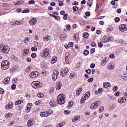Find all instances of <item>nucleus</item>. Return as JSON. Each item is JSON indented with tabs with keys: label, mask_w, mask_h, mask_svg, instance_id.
Segmentation results:
<instances>
[{
	"label": "nucleus",
	"mask_w": 127,
	"mask_h": 127,
	"mask_svg": "<svg viewBox=\"0 0 127 127\" xmlns=\"http://www.w3.org/2000/svg\"><path fill=\"white\" fill-rule=\"evenodd\" d=\"M12 115V114L11 113H7L6 114V115L5 116V117L6 118L9 117H10Z\"/></svg>",
	"instance_id": "31"
},
{
	"label": "nucleus",
	"mask_w": 127,
	"mask_h": 127,
	"mask_svg": "<svg viewBox=\"0 0 127 127\" xmlns=\"http://www.w3.org/2000/svg\"><path fill=\"white\" fill-rule=\"evenodd\" d=\"M108 61V59H107L106 57L105 58L102 60L101 63V64L103 66H104L105 64L107 63Z\"/></svg>",
	"instance_id": "20"
},
{
	"label": "nucleus",
	"mask_w": 127,
	"mask_h": 127,
	"mask_svg": "<svg viewBox=\"0 0 127 127\" xmlns=\"http://www.w3.org/2000/svg\"><path fill=\"white\" fill-rule=\"evenodd\" d=\"M69 69L68 68L64 67L61 69L60 74L62 77H64L67 75Z\"/></svg>",
	"instance_id": "4"
},
{
	"label": "nucleus",
	"mask_w": 127,
	"mask_h": 127,
	"mask_svg": "<svg viewBox=\"0 0 127 127\" xmlns=\"http://www.w3.org/2000/svg\"><path fill=\"white\" fill-rule=\"evenodd\" d=\"M37 96L40 98H42L44 96V95L42 93H39L37 94Z\"/></svg>",
	"instance_id": "34"
},
{
	"label": "nucleus",
	"mask_w": 127,
	"mask_h": 127,
	"mask_svg": "<svg viewBox=\"0 0 127 127\" xmlns=\"http://www.w3.org/2000/svg\"><path fill=\"white\" fill-rule=\"evenodd\" d=\"M119 30L122 32H124L127 30V25L126 24H122L119 27Z\"/></svg>",
	"instance_id": "7"
},
{
	"label": "nucleus",
	"mask_w": 127,
	"mask_h": 127,
	"mask_svg": "<svg viewBox=\"0 0 127 127\" xmlns=\"http://www.w3.org/2000/svg\"><path fill=\"white\" fill-rule=\"evenodd\" d=\"M23 23V22L22 21H16L15 22V24L17 25H20L22 24Z\"/></svg>",
	"instance_id": "26"
},
{
	"label": "nucleus",
	"mask_w": 127,
	"mask_h": 127,
	"mask_svg": "<svg viewBox=\"0 0 127 127\" xmlns=\"http://www.w3.org/2000/svg\"><path fill=\"white\" fill-rule=\"evenodd\" d=\"M64 113L67 115H69L70 113V111L65 110L64 111Z\"/></svg>",
	"instance_id": "39"
},
{
	"label": "nucleus",
	"mask_w": 127,
	"mask_h": 127,
	"mask_svg": "<svg viewBox=\"0 0 127 127\" xmlns=\"http://www.w3.org/2000/svg\"><path fill=\"white\" fill-rule=\"evenodd\" d=\"M95 49L94 48H92L91 50V52H92L91 53H94V52H95Z\"/></svg>",
	"instance_id": "63"
},
{
	"label": "nucleus",
	"mask_w": 127,
	"mask_h": 127,
	"mask_svg": "<svg viewBox=\"0 0 127 127\" xmlns=\"http://www.w3.org/2000/svg\"><path fill=\"white\" fill-rule=\"evenodd\" d=\"M83 35L84 38H86L88 37L89 34L87 32H84L83 33Z\"/></svg>",
	"instance_id": "30"
},
{
	"label": "nucleus",
	"mask_w": 127,
	"mask_h": 127,
	"mask_svg": "<svg viewBox=\"0 0 127 127\" xmlns=\"http://www.w3.org/2000/svg\"><path fill=\"white\" fill-rule=\"evenodd\" d=\"M59 73V71L57 70L54 71L52 75V79L53 80H55L57 78Z\"/></svg>",
	"instance_id": "9"
},
{
	"label": "nucleus",
	"mask_w": 127,
	"mask_h": 127,
	"mask_svg": "<svg viewBox=\"0 0 127 127\" xmlns=\"http://www.w3.org/2000/svg\"><path fill=\"white\" fill-rule=\"evenodd\" d=\"M32 119H30L28 121L27 123V124L28 126L29 127H30L31 125H29V123H32Z\"/></svg>",
	"instance_id": "44"
},
{
	"label": "nucleus",
	"mask_w": 127,
	"mask_h": 127,
	"mask_svg": "<svg viewBox=\"0 0 127 127\" xmlns=\"http://www.w3.org/2000/svg\"><path fill=\"white\" fill-rule=\"evenodd\" d=\"M38 72L36 71H33L31 72L30 74L31 78H34L38 75Z\"/></svg>",
	"instance_id": "10"
},
{
	"label": "nucleus",
	"mask_w": 127,
	"mask_h": 127,
	"mask_svg": "<svg viewBox=\"0 0 127 127\" xmlns=\"http://www.w3.org/2000/svg\"><path fill=\"white\" fill-rule=\"evenodd\" d=\"M37 21V20L36 18H32L30 20L29 22L31 25H33L36 23Z\"/></svg>",
	"instance_id": "11"
},
{
	"label": "nucleus",
	"mask_w": 127,
	"mask_h": 127,
	"mask_svg": "<svg viewBox=\"0 0 127 127\" xmlns=\"http://www.w3.org/2000/svg\"><path fill=\"white\" fill-rule=\"evenodd\" d=\"M31 85L35 88L42 87V84L39 81H33Z\"/></svg>",
	"instance_id": "5"
},
{
	"label": "nucleus",
	"mask_w": 127,
	"mask_h": 127,
	"mask_svg": "<svg viewBox=\"0 0 127 127\" xmlns=\"http://www.w3.org/2000/svg\"><path fill=\"white\" fill-rule=\"evenodd\" d=\"M95 66V64L93 63L92 64L90 65V67L92 68H94Z\"/></svg>",
	"instance_id": "58"
},
{
	"label": "nucleus",
	"mask_w": 127,
	"mask_h": 127,
	"mask_svg": "<svg viewBox=\"0 0 127 127\" xmlns=\"http://www.w3.org/2000/svg\"><path fill=\"white\" fill-rule=\"evenodd\" d=\"M90 92H87L84 96V98L85 100L87 99L90 95Z\"/></svg>",
	"instance_id": "19"
},
{
	"label": "nucleus",
	"mask_w": 127,
	"mask_h": 127,
	"mask_svg": "<svg viewBox=\"0 0 127 127\" xmlns=\"http://www.w3.org/2000/svg\"><path fill=\"white\" fill-rule=\"evenodd\" d=\"M100 101H96L91 105V108L92 109H94L97 108L98 106L100 105Z\"/></svg>",
	"instance_id": "6"
},
{
	"label": "nucleus",
	"mask_w": 127,
	"mask_h": 127,
	"mask_svg": "<svg viewBox=\"0 0 127 127\" xmlns=\"http://www.w3.org/2000/svg\"><path fill=\"white\" fill-rule=\"evenodd\" d=\"M13 105L12 102H10L6 106L5 108L7 109H11L13 107Z\"/></svg>",
	"instance_id": "12"
},
{
	"label": "nucleus",
	"mask_w": 127,
	"mask_h": 127,
	"mask_svg": "<svg viewBox=\"0 0 127 127\" xmlns=\"http://www.w3.org/2000/svg\"><path fill=\"white\" fill-rule=\"evenodd\" d=\"M50 105L52 107L55 106V102L51 101L49 103Z\"/></svg>",
	"instance_id": "32"
},
{
	"label": "nucleus",
	"mask_w": 127,
	"mask_h": 127,
	"mask_svg": "<svg viewBox=\"0 0 127 127\" xmlns=\"http://www.w3.org/2000/svg\"><path fill=\"white\" fill-rule=\"evenodd\" d=\"M0 50L5 54L8 53L10 51V48L6 44L1 43L0 45Z\"/></svg>",
	"instance_id": "1"
},
{
	"label": "nucleus",
	"mask_w": 127,
	"mask_h": 127,
	"mask_svg": "<svg viewBox=\"0 0 127 127\" xmlns=\"http://www.w3.org/2000/svg\"><path fill=\"white\" fill-rule=\"evenodd\" d=\"M36 56V54L34 53H32L31 55V57L33 58H35Z\"/></svg>",
	"instance_id": "42"
},
{
	"label": "nucleus",
	"mask_w": 127,
	"mask_h": 127,
	"mask_svg": "<svg viewBox=\"0 0 127 127\" xmlns=\"http://www.w3.org/2000/svg\"><path fill=\"white\" fill-rule=\"evenodd\" d=\"M82 89V88H80L76 91V94L77 95H78L80 94Z\"/></svg>",
	"instance_id": "23"
},
{
	"label": "nucleus",
	"mask_w": 127,
	"mask_h": 127,
	"mask_svg": "<svg viewBox=\"0 0 127 127\" xmlns=\"http://www.w3.org/2000/svg\"><path fill=\"white\" fill-rule=\"evenodd\" d=\"M35 1L34 0H31L29 1V3L30 4H34Z\"/></svg>",
	"instance_id": "45"
},
{
	"label": "nucleus",
	"mask_w": 127,
	"mask_h": 127,
	"mask_svg": "<svg viewBox=\"0 0 127 127\" xmlns=\"http://www.w3.org/2000/svg\"><path fill=\"white\" fill-rule=\"evenodd\" d=\"M93 80V78L92 77H91L88 80V81L89 82H91Z\"/></svg>",
	"instance_id": "54"
},
{
	"label": "nucleus",
	"mask_w": 127,
	"mask_h": 127,
	"mask_svg": "<svg viewBox=\"0 0 127 127\" xmlns=\"http://www.w3.org/2000/svg\"><path fill=\"white\" fill-rule=\"evenodd\" d=\"M110 38L111 37H109L108 35H104V43L108 41Z\"/></svg>",
	"instance_id": "15"
},
{
	"label": "nucleus",
	"mask_w": 127,
	"mask_h": 127,
	"mask_svg": "<svg viewBox=\"0 0 127 127\" xmlns=\"http://www.w3.org/2000/svg\"><path fill=\"white\" fill-rule=\"evenodd\" d=\"M89 51L87 50H85L84 52V54L85 56L89 54Z\"/></svg>",
	"instance_id": "35"
},
{
	"label": "nucleus",
	"mask_w": 127,
	"mask_h": 127,
	"mask_svg": "<svg viewBox=\"0 0 127 127\" xmlns=\"http://www.w3.org/2000/svg\"><path fill=\"white\" fill-rule=\"evenodd\" d=\"M23 102V100H20L16 101L15 103V105H17L20 104Z\"/></svg>",
	"instance_id": "24"
},
{
	"label": "nucleus",
	"mask_w": 127,
	"mask_h": 127,
	"mask_svg": "<svg viewBox=\"0 0 127 127\" xmlns=\"http://www.w3.org/2000/svg\"><path fill=\"white\" fill-rule=\"evenodd\" d=\"M28 51L27 49H24L23 51V54L24 56H26L28 55Z\"/></svg>",
	"instance_id": "27"
},
{
	"label": "nucleus",
	"mask_w": 127,
	"mask_h": 127,
	"mask_svg": "<svg viewBox=\"0 0 127 127\" xmlns=\"http://www.w3.org/2000/svg\"><path fill=\"white\" fill-rule=\"evenodd\" d=\"M10 78L9 77H7L4 79V81L6 83L5 84H7L9 82V81L10 80Z\"/></svg>",
	"instance_id": "29"
},
{
	"label": "nucleus",
	"mask_w": 127,
	"mask_h": 127,
	"mask_svg": "<svg viewBox=\"0 0 127 127\" xmlns=\"http://www.w3.org/2000/svg\"><path fill=\"white\" fill-rule=\"evenodd\" d=\"M109 57L111 58H114L115 57L114 55L113 54L110 55Z\"/></svg>",
	"instance_id": "60"
},
{
	"label": "nucleus",
	"mask_w": 127,
	"mask_h": 127,
	"mask_svg": "<svg viewBox=\"0 0 127 127\" xmlns=\"http://www.w3.org/2000/svg\"><path fill=\"white\" fill-rule=\"evenodd\" d=\"M73 103L72 102L70 101L69 102L68 105L70 106V107H71L73 105Z\"/></svg>",
	"instance_id": "53"
},
{
	"label": "nucleus",
	"mask_w": 127,
	"mask_h": 127,
	"mask_svg": "<svg viewBox=\"0 0 127 127\" xmlns=\"http://www.w3.org/2000/svg\"><path fill=\"white\" fill-rule=\"evenodd\" d=\"M80 117L79 115L75 116L72 119V121L73 122H75L79 120L80 119Z\"/></svg>",
	"instance_id": "21"
},
{
	"label": "nucleus",
	"mask_w": 127,
	"mask_h": 127,
	"mask_svg": "<svg viewBox=\"0 0 127 127\" xmlns=\"http://www.w3.org/2000/svg\"><path fill=\"white\" fill-rule=\"evenodd\" d=\"M33 44L35 46H37L38 45V43L37 42L35 41L34 42Z\"/></svg>",
	"instance_id": "62"
},
{
	"label": "nucleus",
	"mask_w": 127,
	"mask_h": 127,
	"mask_svg": "<svg viewBox=\"0 0 127 127\" xmlns=\"http://www.w3.org/2000/svg\"><path fill=\"white\" fill-rule=\"evenodd\" d=\"M85 14L87 16H89L90 15V13L88 11L86 12Z\"/></svg>",
	"instance_id": "56"
},
{
	"label": "nucleus",
	"mask_w": 127,
	"mask_h": 127,
	"mask_svg": "<svg viewBox=\"0 0 127 127\" xmlns=\"http://www.w3.org/2000/svg\"><path fill=\"white\" fill-rule=\"evenodd\" d=\"M108 68L109 69L112 70L114 68V66L113 65H109L108 67Z\"/></svg>",
	"instance_id": "40"
},
{
	"label": "nucleus",
	"mask_w": 127,
	"mask_h": 127,
	"mask_svg": "<svg viewBox=\"0 0 127 127\" xmlns=\"http://www.w3.org/2000/svg\"><path fill=\"white\" fill-rule=\"evenodd\" d=\"M74 76V74L73 73H71L70 75V78L71 79H72L73 78V77Z\"/></svg>",
	"instance_id": "59"
},
{
	"label": "nucleus",
	"mask_w": 127,
	"mask_h": 127,
	"mask_svg": "<svg viewBox=\"0 0 127 127\" xmlns=\"http://www.w3.org/2000/svg\"><path fill=\"white\" fill-rule=\"evenodd\" d=\"M117 89H118L117 87L116 86H114V88L113 89V90L114 92H115L117 90Z\"/></svg>",
	"instance_id": "55"
},
{
	"label": "nucleus",
	"mask_w": 127,
	"mask_h": 127,
	"mask_svg": "<svg viewBox=\"0 0 127 127\" xmlns=\"http://www.w3.org/2000/svg\"><path fill=\"white\" fill-rule=\"evenodd\" d=\"M32 51H37V48L36 46H34L32 47L31 48Z\"/></svg>",
	"instance_id": "38"
},
{
	"label": "nucleus",
	"mask_w": 127,
	"mask_h": 127,
	"mask_svg": "<svg viewBox=\"0 0 127 127\" xmlns=\"http://www.w3.org/2000/svg\"><path fill=\"white\" fill-rule=\"evenodd\" d=\"M120 19L119 17H117L115 18V21L116 22H118L120 21Z\"/></svg>",
	"instance_id": "48"
},
{
	"label": "nucleus",
	"mask_w": 127,
	"mask_h": 127,
	"mask_svg": "<svg viewBox=\"0 0 127 127\" xmlns=\"http://www.w3.org/2000/svg\"><path fill=\"white\" fill-rule=\"evenodd\" d=\"M73 11H76L77 10L78 8L76 6H74L73 7Z\"/></svg>",
	"instance_id": "49"
},
{
	"label": "nucleus",
	"mask_w": 127,
	"mask_h": 127,
	"mask_svg": "<svg viewBox=\"0 0 127 127\" xmlns=\"http://www.w3.org/2000/svg\"><path fill=\"white\" fill-rule=\"evenodd\" d=\"M110 86V84L109 82H106L104 83L103 84V87L105 88H107Z\"/></svg>",
	"instance_id": "17"
},
{
	"label": "nucleus",
	"mask_w": 127,
	"mask_h": 127,
	"mask_svg": "<svg viewBox=\"0 0 127 127\" xmlns=\"http://www.w3.org/2000/svg\"><path fill=\"white\" fill-rule=\"evenodd\" d=\"M68 14L67 13L65 14L63 17V19L65 20H66L67 19V16H68Z\"/></svg>",
	"instance_id": "46"
},
{
	"label": "nucleus",
	"mask_w": 127,
	"mask_h": 127,
	"mask_svg": "<svg viewBox=\"0 0 127 127\" xmlns=\"http://www.w3.org/2000/svg\"><path fill=\"white\" fill-rule=\"evenodd\" d=\"M56 85V89L57 90H59L61 88L62 86L61 82L60 81L58 82L57 83Z\"/></svg>",
	"instance_id": "14"
},
{
	"label": "nucleus",
	"mask_w": 127,
	"mask_h": 127,
	"mask_svg": "<svg viewBox=\"0 0 127 127\" xmlns=\"http://www.w3.org/2000/svg\"><path fill=\"white\" fill-rule=\"evenodd\" d=\"M30 40V38L29 37H26L25 38V39L23 41V42L24 43H27L29 42Z\"/></svg>",
	"instance_id": "25"
},
{
	"label": "nucleus",
	"mask_w": 127,
	"mask_h": 127,
	"mask_svg": "<svg viewBox=\"0 0 127 127\" xmlns=\"http://www.w3.org/2000/svg\"><path fill=\"white\" fill-rule=\"evenodd\" d=\"M113 30V28L112 27H109L107 29V32H111Z\"/></svg>",
	"instance_id": "37"
},
{
	"label": "nucleus",
	"mask_w": 127,
	"mask_h": 127,
	"mask_svg": "<svg viewBox=\"0 0 127 127\" xmlns=\"http://www.w3.org/2000/svg\"><path fill=\"white\" fill-rule=\"evenodd\" d=\"M11 89L13 90H14L16 88V85L15 84H13L11 86Z\"/></svg>",
	"instance_id": "52"
},
{
	"label": "nucleus",
	"mask_w": 127,
	"mask_h": 127,
	"mask_svg": "<svg viewBox=\"0 0 127 127\" xmlns=\"http://www.w3.org/2000/svg\"><path fill=\"white\" fill-rule=\"evenodd\" d=\"M30 11V10L29 9L24 10L22 11V13H28Z\"/></svg>",
	"instance_id": "43"
},
{
	"label": "nucleus",
	"mask_w": 127,
	"mask_h": 127,
	"mask_svg": "<svg viewBox=\"0 0 127 127\" xmlns=\"http://www.w3.org/2000/svg\"><path fill=\"white\" fill-rule=\"evenodd\" d=\"M65 59H67V60H68L70 57V55L69 53H66L65 54Z\"/></svg>",
	"instance_id": "28"
},
{
	"label": "nucleus",
	"mask_w": 127,
	"mask_h": 127,
	"mask_svg": "<svg viewBox=\"0 0 127 127\" xmlns=\"http://www.w3.org/2000/svg\"><path fill=\"white\" fill-rule=\"evenodd\" d=\"M125 81L127 80V76H123L122 78Z\"/></svg>",
	"instance_id": "57"
},
{
	"label": "nucleus",
	"mask_w": 127,
	"mask_h": 127,
	"mask_svg": "<svg viewBox=\"0 0 127 127\" xmlns=\"http://www.w3.org/2000/svg\"><path fill=\"white\" fill-rule=\"evenodd\" d=\"M67 37V35H65L64 33H63V34H61V35L60 36V39H61V38H66Z\"/></svg>",
	"instance_id": "36"
},
{
	"label": "nucleus",
	"mask_w": 127,
	"mask_h": 127,
	"mask_svg": "<svg viewBox=\"0 0 127 127\" xmlns=\"http://www.w3.org/2000/svg\"><path fill=\"white\" fill-rule=\"evenodd\" d=\"M40 115L42 117H46L49 116V113L47 112H41Z\"/></svg>",
	"instance_id": "13"
},
{
	"label": "nucleus",
	"mask_w": 127,
	"mask_h": 127,
	"mask_svg": "<svg viewBox=\"0 0 127 127\" xmlns=\"http://www.w3.org/2000/svg\"><path fill=\"white\" fill-rule=\"evenodd\" d=\"M86 100L85 99V98H81V102L82 103H83V102H84V101L85 100Z\"/></svg>",
	"instance_id": "61"
},
{
	"label": "nucleus",
	"mask_w": 127,
	"mask_h": 127,
	"mask_svg": "<svg viewBox=\"0 0 127 127\" xmlns=\"http://www.w3.org/2000/svg\"><path fill=\"white\" fill-rule=\"evenodd\" d=\"M50 38V36L48 35H46L43 38V41H47L49 40Z\"/></svg>",
	"instance_id": "18"
},
{
	"label": "nucleus",
	"mask_w": 127,
	"mask_h": 127,
	"mask_svg": "<svg viewBox=\"0 0 127 127\" xmlns=\"http://www.w3.org/2000/svg\"><path fill=\"white\" fill-rule=\"evenodd\" d=\"M86 71L88 74H90L91 72V70L90 69H88V70H86Z\"/></svg>",
	"instance_id": "51"
},
{
	"label": "nucleus",
	"mask_w": 127,
	"mask_h": 127,
	"mask_svg": "<svg viewBox=\"0 0 127 127\" xmlns=\"http://www.w3.org/2000/svg\"><path fill=\"white\" fill-rule=\"evenodd\" d=\"M57 60V58L56 57H53L52 58V60L51 61L52 64H53L55 63Z\"/></svg>",
	"instance_id": "22"
},
{
	"label": "nucleus",
	"mask_w": 127,
	"mask_h": 127,
	"mask_svg": "<svg viewBox=\"0 0 127 127\" xmlns=\"http://www.w3.org/2000/svg\"><path fill=\"white\" fill-rule=\"evenodd\" d=\"M91 45L93 47H95L96 46L95 44V42H92L91 44Z\"/></svg>",
	"instance_id": "64"
},
{
	"label": "nucleus",
	"mask_w": 127,
	"mask_h": 127,
	"mask_svg": "<svg viewBox=\"0 0 127 127\" xmlns=\"http://www.w3.org/2000/svg\"><path fill=\"white\" fill-rule=\"evenodd\" d=\"M9 62L7 60L2 62L1 64V67L3 70H6L9 67Z\"/></svg>",
	"instance_id": "3"
},
{
	"label": "nucleus",
	"mask_w": 127,
	"mask_h": 127,
	"mask_svg": "<svg viewBox=\"0 0 127 127\" xmlns=\"http://www.w3.org/2000/svg\"><path fill=\"white\" fill-rule=\"evenodd\" d=\"M49 53V51L48 48L45 49L43 52L41 54V56L43 57H47Z\"/></svg>",
	"instance_id": "8"
},
{
	"label": "nucleus",
	"mask_w": 127,
	"mask_h": 127,
	"mask_svg": "<svg viewBox=\"0 0 127 127\" xmlns=\"http://www.w3.org/2000/svg\"><path fill=\"white\" fill-rule=\"evenodd\" d=\"M98 46L100 48L103 45V44L100 42H98Z\"/></svg>",
	"instance_id": "47"
},
{
	"label": "nucleus",
	"mask_w": 127,
	"mask_h": 127,
	"mask_svg": "<svg viewBox=\"0 0 127 127\" xmlns=\"http://www.w3.org/2000/svg\"><path fill=\"white\" fill-rule=\"evenodd\" d=\"M126 99L123 97H120L118 99V102L120 103H124L126 101Z\"/></svg>",
	"instance_id": "16"
},
{
	"label": "nucleus",
	"mask_w": 127,
	"mask_h": 127,
	"mask_svg": "<svg viewBox=\"0 0 127 127\" xmlns=\"http://www.w3.org/2000/svg\"><path fill=\"white\" fill-rule=\"evenodd\" d=\"M104 110V107L102 106H101L100 107L99 109V113H101L103 112Z\"/></svg>",
	"instance_id": "33"
},
{
	"label": "nucleus",
	"mask_w": 127,
	"mask_h": 127,
	"mask_svg": "<svg viewBox=\"0 0 127 127\" xmlns=\"http://www.w3.org/2000/svg\"><path fill=\"white\" fill-rule=\"evenodd\" d=\"M68 45L70 47H72L73 46V42H70L68 43Z\"/></svg>",
	"instance_id": "50"
},
{
	"label": "nucleus",
	"mask_w": 127,
	"mask_h": 127,
	"mask_svg": "<svg viewBox=\"0 0 127 127\" xmlns=\"http://www.w3.org/2000/svg\"><path fill=\"white\" fill-rule=\"evenodd\" d=\"M64 95L63 94H59L57 97V102L59 104H63L65 102V97L64 96Z\"/></svg>",
	"instance_id": "2"
},
{
	"label": "nucleus",
	"mask_w": 127,
	"mask_h": 127,
	"mask_svg": "<svg viewBox=\"0 0 127 127\" xmlns=\"http://www.w3.org/2000/svg\"><path fill=\"white\" fill-rule=\"evenodd\" d=\"M24 2V1L22 0L19 1H18L16 3V5H18L19 4L23 3Z\"/></svg>",
	"instance_id": "41"
}]
</instances>
